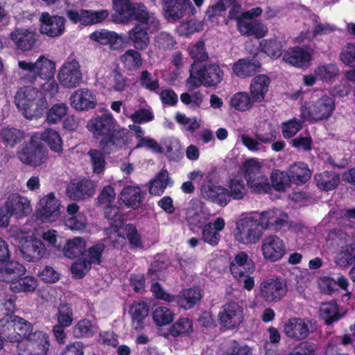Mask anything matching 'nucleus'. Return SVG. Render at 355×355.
I'll list each match as a JSON object with an SVG mask.
<instances>
[{
	"label": "nucleus",
	"mask_w": 355,
	"mask_h": 355,
	"mask_svg": "<svg viewBox=\"0 0 355 355\" xmlns=\"http://www.w3.org/2000/svg\"><path fill=\"white\" fill-rule=\"evenodd\" d=\"M312 55L305 47L295 46L288 50L284 55V60L291 65L307 69L311 66Z\"/></svg>",
	"instance_id": "cd10ccee"
},
{
	"label": "nucleus",
	"mask_w": 355,
	"mask_h": 355,
	"mask_svg": "<svg viewBox=\"0 0 355 355\" xmlns=\"http://www.w3.org/2000/svg\"><path fill=\"white\" fill-rule=\"evenodd\" d=\"M354 261H355V244H350L338 254L337 263L340 266L345 267L351 265Z\"/></svg>",
	"instance_id": "338daca9"
},
{
	"label": "nucleus",
	"mask_w": 355,
	"mask_h": 355,
	"mask_svg": "<svg viewBox=\"0 0 355 355\" xmlns=\"http://www.w3.org/2000/svg\"><path fill=\"white\" fill-rule=\"evenodd\" d=\"M37 76L41 80L53 78L55 73V63L44 57L40 56L35 62Z\"/></svg>",
	"instance_id": "de8ad7c7"
},
{
	"label": "nucleus",
	"mask_w": 355,
	"mask_h": 355,
	"mask_svg": "<svg viewBox=\"0 0 355 355\" xmlns=\"http://www.w3.org/2000/svg\"><path fill=\"white\" fill-rule=\"evenodd\" d=\"M46 157L45 148L35 135L32 136L18 153V158L21 162L34 167L44 164Z\"/></svg>",
	"instance_id": "6e6552de"
},
{
	"label": "nucleus",
	"mask_w": 355,
	"mask_h": 355,
	"mask_svg": "<svg viewBox=\"0 0 355 355\" xmlns=\"http://www.w3.org/2000/svg\"><path fill=\"white\" fill-rule=\"evenodd\" d=\"M189 56L193 60V63H201L206 62L209 59V55L207 52L205 43L200 40L193 44H190L188 47Z\"/></svg>",
	"instance_id": "5fc2aeb1"
},
{
	"label": "nucleus",
	"mask_w": 355,
	"mask_h": 355,
	"mask_svg": "<svg viewBox=\"0 0 355 355\" xmlns=\"http://www.w3.org/2000/svg\"><path fill=\"white\" fill-rule=\"evenodd\" d=\"M335 110L334 98L322 95L318 100L309 105H303L300 107V117L311 123L328 119Z\"/></svg>",
	"instance_id": "39448f33"
},
{
	"label": "nucleus",
	"mask_w": 355,
	"mask_h": 355,
	"mask_svg": "<svg viewBox=\"0 0 355 355\" xmlns=\"http://www.w3.org/2000/svg\"><path fill=\"white\" fill-rule=\"evenodd\" d=\"M230 269L234 277L241 280L245 273H252L255 266L252 259H249L248 254L241 251L235 255L230 263Z\"/></svg>",
	"instance_id": "a878e982"
},
{
	"label": "nucleus",
	"mask_w": 355,
	"mask_h": 355,
	"mask_svg": "<svg viewBox=\"0 0 355 355\" xmlns=\"http://www.w3.org/2000/svg\"><path fill=\"white\" fill-rule=\"evenodd\" d=\"M139 50L128 49L120 58L125 69L130 71H136L142 65V58Z\"/></svg>",
	"instance_id": "49530a36"
},
{
	"label": "nucleus",
	"mask_w": 355,
	"mask_h": 355,
	"mask_svg": "<svg viewBox=\"0 0 355 355\" xmlns=\"http://www.w3.org/2000/svg\"><path fill=\"white\" fill-rule=\"evenodd\" d=\"M263 230L258 218L247 216L237 222L234 237L239 243L254 244L262 237Z\"/></svg>",
	"instance_id": "0eeeda50"
},
{
	"label": "nucleus",
	"mask_w": 355,
	"mask_h": 355,
	"mask_svg": "<svg viewBox=\"0 0 355 355\" xmlns=\"http://www.w3.org/2000/svg\"><path fill=\"white\" fill-rule=\"evenodd\" d=\"M200 192L204 199L221 207H225L230 202L229 190L216 184L209 175L203 180Z\"/></svg>",
	"instance_id": "9b49d317"
},
{
	"label": "nucleus",
	"mask_w": 355,
	"mask_h": 355,
	"mask_svg": "<svg viewBox=\"0 0 355 355\" xmlns=\"http://www.w3.org/2000/svg\"><path fill=\"white\" fill-rule=\"evenodd\" d=\"M169 266L168 259L164 255L155 257L153 262L151 263L148 275L150 277H158L160 273L165 271Z\"/></svg>",
	"instance_id": "69168bd1"
},
{
	"label": "nucleus",
	"mask_w": 355,
	"mask_h": 355,
	"mask_svg": "<svg viewBox=\"0 0 355 355\" xmlns=\"http://www.w3.org/2000/svg\"><path fill=\"white\" fill-rule=\"evenodd\" d=\"M85 16V26H92L96 24L103 22L110 15L108 10L103 9L100 10H86Z\"/></svg>",
	"instance_id": "e2e57ef3"
},
{
	"label": "nucleus",
	"mask_w": 355,
	"mask_h": 355,
	"mask_svg": "<svg viewBox=\"0 0 355 355\" xmlns=\"http://www.w3.org/2000/svg\"><path fill=\"white\" fill-rule=\"evenodd\" d=\"M17 296L10 288L0 292V311L5 315L7 322H15L17 315L14 313L17 310L16 302Z\"/></svg>",
	"instance_id": "2f4dec72"
},
{
	"label": "nucleus",
	"mask_w": 355,
	"mask_h": 355,
	"mask_svg": "<svg viewBox=\"0 0 355 355\" xmlns=\"http://www.w3.org/2000/svg\"><path fill=\"white\" fill-rule=\"evenodd\" d=\"M139 85L150 92L157 93L159 89V81L154 78L147 69L143 70L139 78Z\"/></svg>",
	"instance_id": "052dcab7"
},
{
	"label": "nucleus",
	"mask_w": 355,
	"mask_h": 355,
	"mask_svg": "<svg viewBox=\"0 0 355 355\" xmlns=\"http://www.w3.org/2000/svg\"><path fill=\"white\" fill-rule=\"evenodd\" d=\"M244 178L247 185L255 193H266L270 190L268 178L262 172L261 164L253 160H248L243 164Z\"/></svg>",
	"instance_id": "423d86ee"
},
{
	"label": "nucleus",
	"mask_w": 355,
	"mask_h": 355,
	"mask_svg": "<svg viewBox=\"0 0 355 355\" xmlns=\"http://www.w3.org/2000/svg\"><path fill=\"white\" fill-rule=\"evenodd\" d=\"M270 187H272L277 191H285L291 183L289 173L278 169L272 171L270 175Z\"/></svg>",
	"instance_id": "603ef678"
},
{
	"label": "nucleus",
	"mask_w": 355,
	"mask_h": 355,
	"mask_svg": "<svg viewBox=\"0 0 355 355\" xmlns=\"http://www.w3.org/2000/svg\"><path fill=\"white\" fill-rule=\"evenodd\" d=\"M286 282L276 279H268L260 285L261 296L266 302H276L282 299L287 293Z\"/></svg>",
	"instance_id": "dca6fc26"
},
{
	"label": "nucleus",
	"mask_w": 355,
	"mask_h": 355,
	"mask_svg": "<svg viewBox=\"0 0 355 355\" xmlns=\"http://www.w3.org/2000/svg\"><path fill=\"white\" fill-rule=\"evenodd\" d=\"M320 316L324 320L327 325H331L342 317L339 313L338 305L335 300L322 303L320 308Z\"/></svg>",
	"instance_id": "c03bdc74"
},
{
	"label": "nucleus",
	"mask_w": 355,
	"mask_h": 355,
	"mask_svg": "<svg viewBox=\"0 0 355 355\" xmlns=\"http://www.w3.org/2000/svg\"><path fill=\"white\" fill-rule=\"evenodd\" d=\"M86 251V241L82 237L68 240L63 248L64 256L71 259L84 255Z\"/></svg>",
	"instance_id": "79ce46f5"
},
{
	"label": "nucleus",
	"mask_w": 355,
	"mask_h": 355,
	"mask_svg": "<svg viewBox=\"0 0 355 355\" xmlns=\"http://www.w3.org/2000/svg\"><path fill=\"white\" fill-rule=\"evenodd\" d=\"M165 17L171 22L191 17H196V10L189 0H164L163 4Z\"/></svg>",
	"instance_id": "9d476101"
},
{
	"label": "nucleus",
	"mask_w": 355,
	"mask_h": 355,
	"mask_svg": "<svg viewBox=\"0 0 355 355\" xmlns=\"http://www.w3.org/2000/svg\"><path fill=\"white\" fill-rule=\"evenodd\" d=\"M148 29L149 24H136L129 30L128 36L125 35V44H132L135 49L139 51L146 49L150 44Z\"/></svg>",
	"instance_id": "4be33fe9"
},
{
	"label": "nucleus",
	"mask_w": 355,
	"mask_h": 355,
	"mask_svg": "<svg viewBox=\"0 0 355 355\" xmlns=\"http://www.w3.org/2000/svg\"><path fill=\"white\" fill-rule=\"evenodd\" d=\"M260 68V62L253 57L252 59H239L234 64L232 69L236 76L243 78L254 76Z\"/></svg>",
	"instance_id": "f704fd0d"
},
{
	"label": "nucleus",
	"mask_w": 355,
	"mask_h": 355,
	"mask_svg": "<svg viewBox=\"0 0 355 355\" xmlns=\"http://www.w3.org/2000/svg\"><path fill=\"white\" fill-rule=\"evenodd\" d=\"M224 71L216 64L192 63L187 84L193 88L201 85L217 87L223 80Z\"/></svg>",
	"instance_id": "7ed1b4c3"
},
{
	"label": "nucleus",
	"mask_w": 355,
	"mask_h": 355,
	"mask_svg": "<svg viewBox=\"0 0 355 355\" xmlns=\"http://www.w3.org/2000/svg\"><path fill=\"white\" fill-rule=\"evenodd\" d=\"M237 29L242 35L245 37L254 36L257 39L263 38L268 32L267 26L259 20H240Z\"/></svg>",
	"instance_id": "473e14b6"
},
{
	"label": "nucleus",
	"mask_w": 355,
	"mask_h": 355,
	"mask_svg": "<svg viewBox=\"0 0 355 355\" xmlns=\"http://www.w3.org/2000/svg\"><path fill=\"white\" fill-rule=\"evenodd\" d=\"M19 67L21 70V79L26 84L37 85L39 78L35 62L20 60L18 63Z\"/></svg>",
	"instance_id": "8fccbe9b"
},
{
	"label": "nucleus",
	"mask_w": 355,
	"mask_h": 355,
	"mask_svg": "<svg viewBox=\"0 0 355 355\" xmlns=\"http://www.w3.org/2000/svg\"><path fill=\"white\" fill-rule=\"evenodd\" d=\"M172 184L167 170H161L156 176L148 182L149 193L152 196H160L166 187Z\"/></svg>",
	"instance_id": "a19ab883"
},
{
	"label": "nucleus",
	"mask_w": 355,
	"mask_h": 355,
	"mask_svg": "<svg viewBox=\"0 0 355 355\" xmlns=\"http://www.w3.org/2000/svg\"><path fill=\"white\" fill-rule=\"evenodd\" d=\"M10 288L16 293H33L37 287V279L33 276H20L10 284Z\"/></svg>",
	"instance_id": "a18cd8bd"
},
{
	"label": "nucleus",
	"mask_w": 355,
	"mask_h": 355,
	"mask_svg": "<svg viewBox=\"0 0 355 355\" xmlns=\"http://www.w3.org/2000/svg\"><path fill=\"white\" fill-rule=\"evenodd\" d=\"M58 78L65 87L75 88L79 86L83 80L79 62L75 59L64 62L58 71Z\"/></svg>",
	"instance_id": "f8f14e48"
},
{
	"label": "nucleus",
	"mask_w": 355,
	"mask_h": 355,
	"mask_svg": "<svg viewBox=\"0 0 355 355\" xmlns=\"http://www.w3.org/2000/svg\"><path fill=\"white\" fill-rule=\"evenodd\" d=\"M14 102L17 108L28 119L42 116L48 105L44 93L31 86L19 87L15 94Z\"/></svg>",
	"instance_id": "f03ea898"
},
{
	"label": "nucleus",
	"mask_w": 355,
	"mask_h": 355,
	"mask_svg": "<svg viewBox=\"0 0 355 355\" xmlns=\"http://www.w3.org/2000/svg\"><path fill=\"white\" fill-rule=\"evenodd\" d=\"M58 324L70 327L73 321V311L72 306L68 303H60L55 314Z\"/></svg>",
	"instance_id": "13d9d810"
},
{
	"label": "nucleus",
	"mask_w": 355,
	"mask_h": 355,
	"mask_svg": "<svg viewBox=\"0 0 355 355\" xmlns=\"http://www.w3.org/2000/svg\"><path fill=\"white\" fill-rule=\"evenodd\" d=\"M270 80L265 74H259L252 79L250 85L251 97L256 103L262 102L268 92Z\"/></svg>",
	"instance_id": "72a5a7b5"
},
{
	"label": "nucleus",
	"mask_w": 355,
	"mask_h": 355,
	"mask_svg": "<svg viewBox=\"0 0 355 355\" xmlns=\"http://www.w3.org/2000/svg\"><path fill=\"white\" fill-rule=\"evenodd\" d=\"M263 257L271 261H276L282 258L286 252V246L282 239L275 235L264 238L261 245Z\"/></svg>",
	"instance_id": "6ab92c4d"
},
{
	"label": "nucleus",
	"mask_w": 355,
	"mask_h": 355,
	"mask_svg": "<svg viewBox=\"0 0 355 355\" xmlns=\"http://www.w3.org/2000/svg\"><path fill=\"white\" fill-rule=\"evenodd\" d=\"M71 106L76 110L85 111L96 107L97 100L94 92L88 89L76 90L70 98Z\"/></svg>",
	"instance_id": "393cba45"
},
{
	"label": "nucleus",
	"mask_w": 355,
	"mask_h": 355,
	"mask_svg": "<svg viewBox=\"0 0 355 355\" xmlns=\"http://www.w3.org/2000/svg\"><path fill=\"white\" fill-rule=\"evenodd\" d=\"M202 298V291L199 286H193L182 289L178 295H175V300L180 308L184 310H190L200 304Z\"/></svg>",
	"instance_id": "b1692460"
},
{
	"label": "nucleus",
	"mask_w": 355,
	"mask_h": 355,
	"mask_svg": "<svg viewBox=\"0 0 355 355\" xmlns=\"http://www.w3.org/2000/svg\"><path fill=\"white\" fill-rule=\"evenodd\" d=\"M117 15L113 18L116 23L126 24L135 20L137 24H148L151 17L143 3H132L130 0H112Z\"/></svg>",
	"instance_id": "20e7f679"
},
{
	"label": "nucleus",
	"mask_w": 355,
	"mask_h": 355,
	"mask_svg": "<svg viewBox=\"0 0 355 355\" xmlns=\"http://www.w3.org/2000/svg\"><path fill=\"white\" fill-rule=\"evenodd\" d=\"M193 331V321L189 318H180L170 327L168 332L173 337L189 334Z\"/></svg>",
	"instance_id": "6e6d98bb"
},
{
	"label": "nucleus",
	"mask_w": 355,
	"mask_h": 355,
	"mask_svg": "<svg viewBox=\"0 0 355 355\" xmlns=\"http://www.w3.org/2000/svg\"><path fill=\"white\" fill-rule=\"evenodd\" d=\"M10 37L17 49L23 51L33 49L37 40L35 33L22 28L14 30Z\"/></svg>",
	"instance_id": "7c9ffc66"
},
{
	"label": "nucleus",
	"mask_w": 355,
	"mask_h": 355,
	"mask_svg": "<svg viewBox=\"0 0 355 355\" xmlns=\"http://www.w3.org/2000/svg\"><path fill=\"white\" fill-rule=\"evenodd\" d=\"M145 198V193L139 187L127 185L120 192L118 200L121 205L132 209L140 207Z\"/></svg>",
	"instance_id": "412c9836"
},
{
	"label": "nucleus",
	"mask_w": 355,
	"mask_h": 355,
	"mask_svg": "<svg viewBox=\"0 0 355 355\" xmlns=\"http://www.w3.org/2000/svg\"><path fill=\"white\" fill-rule=\"evenodd\" d=\"M132 319V324L135 329H144V321L149 313V307L144 302H139L132 304L129 310Z\"/></svg>",
	"instance_id": "58836bf2"
},
{
	"label": "nucleus",
	"mask_w": 355,
	"mask_h": 355,
	"mask_svg": "<svg viewBox=\"0 0 355 355\" xmlns=\"http://www.w3.org/2000/svg\"><path fill=\"white\" fill-rule=\"evenodd\" d=\"M174 313L166 306H157L152 313L154 322L159 327L171 323L174 320Z\"/></svg>",
	"instance_id": "4d7b16f0"
},
{
	"label": "nucleus",
	"mask_w": 355,
	"mask_h": 355,
	"mask_svg": "<svg viewBox=\"0 0 355 355\" xmlns=\"http://www.w3.org/2000/svg\"><path fill=\"white\" fill-rule=\"evenodd\" d=\"M40 139L46 144L51 150L58 153H62V139L56 130L47 128L42 133Z\"/></svg>",
	"instance_id": "09e8293b"
},
{
	"label": "nucleus",
	"mask_w": 355,
	"mask_h": 355,
	"mask_svg": "<svg viewBox=\"0 0 355 355\" xmlns=\"http://www.w3.org/2000/svg\"><path fill=\"white\" fill-rule=\"evenodd\" d=\"M44 244L39 239L26 240L20 246V252L24 259L29 262L40 261L46 254Z\"/></svg>",
	"instance_id": "c756f323"
},
{
	"label": "nucleus",
	"mask_w": 355,
	"mask_h": 355,
	"mask_svg": "<svg viewBox=\"0 0 355 355\" xmlns=\"http://www.w3.org/2000/svg\"><path fill=\"white\" fill-rule=\"evenodd\" d=\"M312 320L293 317L289 318L284 325V332L290 339L295 341L304 340L311 333L310 327Z\"/></svg>",
	"instance_id": "ddd939ff"
},
{
	"label": "nucleus",
	"mask_w": 355,
	"mask_h": 355,
	"mask_svg": "<svg viewBox=\"0 0 355 355\" xmlns=\"http://www.w3.org/2000/svg\"><path fill=\"white\" fill-rule=\"evenodd\" d=\"M288 214L278 209L262 211L259 214L258 220L263 230L276 232L282 230L288 225Z\"/></svg>",
	"instance_id": "2eb2a0df"
},
{
	"label": "nucleus",
	"mask_w": 355,
	"mask_h": 355,
	"mask_svg": "<svg viewBox=\"0 0 355 355\" xmlns=\"http://www.w3.org/2000/svg\"><path fill=\"white\" fill-rule=\"evenodd\" d=\"M4 205L17 218L28 215L32 210L28 198L17 193L9 195Z\"/></svg>",
	"instance_id": "bb28decb"
},
{
	"label": "nucleus",
	"mask_w": 355,
	"mask_h": 355,
	"mask_svg": "<svg viewBox=\"0 0 355 355\" xmlns=\"http://www.w3.org/2000/svg\"><path fill=\"white\" fill-rule=\"evenodd\" d=\"M68 107L65 103H55L45 112L46 114V121L49 124H55L60 122L67 114Z\"/></svg>",
	"instance_id": "bf43d9fd"
},
{
	"label": "nucleus",
	"mask_w": 355,
	"mask_h": 355,
	"mask_svg": "<svg viewBox=\"0 0 355 355\" xmlns=\"http://www.w3.org/2000/svg\"><path fill=\"white\" fill-rule=\"evenodd\" d=\"M243 308L235 302H229L223 305L218 313L220 327L226 330H232L243 322Z\"/></svg>",
	"instance_id": "1a4fd4ad"
},
{
	"label": "nucleus",
	"mask_w": 355,
	"mask_h": 355,
	"mask_svg": "<svg viewBox=\"0 0 355 355\" xmlns=\"http://www.w3.org/2000/svg\"><path fill=\"white\" fill-rule=\"evenodd\" d=\"M1 137L6 146L13 148L22 141L24 132L17 128H5L1 132Z\"/></svg>",
	"instance_id": "864d4df0"
},
{
	"label": "nucleus",
	"mask_w": 355,
	"mask_h": 355,
	"mask_svg": "<svg viewBox=\"0 0 355 355\" xmlns=\"http://www.w3.org/2000/svg\"><path fill=\"white\" fill-rule=\"evenodd\" d=\"M37 218L44 222L55 220L60 214L59 200L53 193H49L40 200Z\"/></svg>",
	"instance_id": "aec40b11"
},
{
	"label": "nucleus",
	"mask_w": 355,
	"mask_h": 355,
	"mask_svg": "<svg viewBox=\"0 0 355 355\" xmlns=\"http://www.w3.org/2000/svg\"><path fill=\"white\" fill-rule=\"evenodd\" d=\"M314 180L317 187L323 191H331L338 184L340 176L334 171H324L315 174Z\"/></svg>",
	"instance_id": "37998d69"
},
{
	"label": "nucleus",
	"mask_w": 355,
	"mask_h": 355,
	"mask_svg": "<svg viewBox=\"0 0 355 355\" xmlns=\"http://www.w3.org/2000/svg\"><path fill=\"white\" fill-rule=\"evenodd\" d=\"M92 41L103 46H109L110 50H119L125 44V35L107 29H100L89 35Z\"/></svg>",
	"instance_id": "a211bd4d"
},
{
	"label": "nucleus",
	"mask_w": 355,
	"mask_h": 355,
	"mask_svg": "<svg viewBox=\"0 0 355 355\" xmlns=\"http://www.w3.org/2000/svg\"><path fill=\"white\" fill-rule=\"evenodd\" d=\"M285 42L275 37L270 39L262 40L259 42L258 49L259 51L272 58L280 57L284 52Z\"/></svg>",
	"instance_id": "4c0bfd02"
},
{
	"label": "nucleus",
	"mask_w": 355,
	"mask_h": 355,
	"mask_svg": "<svg viewBox=\"0 0 355 355\" xmlns=\"http://www.w3.org/2000/svg\"><path fill=\"white\" fill-rule=\"evenodd\" d=\"M73 334L76 338H89L94 335L93 325L88 319L79 320L73 327Z\"/></svg>",
	"instance_id": "0e129e2a"
},
{
	"label": "nucleus",
	"mask_w": 355,
	"mask_h": 355,
	"mask_svg": "<svg viewBox=\"0 0 355 355\" xmlns=\"http://www.w3.org/2000/svg\"><path fill=\"white\" fill-rule=\"evenodd\" d=\"M226 355H251V349L246 345H241L237 340H230L227 344Z\"/></svg>",
	"instance_id": "774afa93"
},
{
	"label": "nucleus",
	"mask_w": 355,
	"mask_h": 355,
	"mask_svg": "<svg viewBox=\"0 0 355 355\" xmlns=\"http://www.w3.org/2000/svg\"><path fill=\"white\" fill-rule=\"evenodd\" d=\"M28 341L31 343L33 355H48L50 340L47 334L42 331H35Z\"/></svg>",
	"instance_id": "e433bc0d"
},
{
	"label": "nucleus",
	"mask_w": 355,
	"mask_h": 355,
	"mask_svg": "<svg viewBox=\"0 0 355 355\" xmlns=\"http://www.w3.org/2000/svg\"><path fill=\"white\" fill-rule=\"evenodd\" d=\"M104 214L105 217L110 221L112 230L116 233L119 240H112V246L114 248H122L125 243V239L121 232V225L122 223L121 216L119 214V207L116 205H106Z\"/></svg>",
	"instance_id": "5701e85b"
},
{
	"label": "nucleus",
	"mask_w": 355,
	"mask_h": 355,
	"mask_svg": "<svg viewBox=\"0 0 355 355\" xmlns=\"http://www.w3.org/2000/svg\"><path fill=\"white\" fill-rule=\"evenodd\" d=\"M225 224L222 217H218L214 222L206 223L202 229L201 239L211 246H216L220 240V232L224 230Z\"/></svg>",
	"instance_id": "c85d7f7f"
},
{
	"label": "nucleus",
	"mask_w": 355,
	"mask_h": 355,
	"mask_svg": "<svg viewBox=\"0 0 355 355\" xmlns=\"http://www.w3.org/2000/svg\"><path fill=\"white\" fill-rule=\"evenodd\" d=\"M87 128L96 137L102 136L100 147L105 154L119 150L127 145L128 130L119 128L110 113L90 119Z\"/></svg>",
	"instance_id": "f257e3e1"
},
{
	"label": "nucleus",
	"mask_w": 355,
	"mask_h": 355,
	"mask_svg": "<svg viewBox=\"0 0 355 355\" xmlns=\"http://www.w3.org/2000/svg\"><path fill=\"white\" fill-rule=\"evenodd\" d=\"M95 187L94 183L89 179H73L67 185L66 193L71 200H83L94 194Z\"/></svg>",
	"instance_id": "f3484780"
},
{
	"label": "nucleus",
	"mask_w": 355,
	"mask_h": 355,
	"mask_svg": "<svg viewBox=\"0 0 355 355\" xmlns=\"http://www.w3.org/2000/svg\"><path fill=\"white\" fill-rule=\"evenodd\" d=\"M26 270L25 267L17 261H6L4 266L0 267V282H15L20 276L25 275Z\"/></svg>",
	"instance_id": "c9c22d12"
},
{
	"label": "nucleus",
	"mask_w": 355,
	"mask_h": 355,
	"mask_svg": "<svg viewBox=\"0 0 355 355\" xmlns=\"http://www.w3.org/2000/svg\"><path fill=\"white\" fill-rule=\"evenodd\" d=\"M255 101L247 92H239L230 98V105L241 112L249 110Z\"/></svg>",
	"instance_id": "3c124183"
},
{
	"label": "nucleus",
	"mask_w": 355,
	"mask_h": 355,
	"mask_svg": "<svg viewBox=\"0 0 355 355\" xmlns=\"http://www.w3.org/2000/svg\"><path fill=\"white\" fill-rule=\"evenodd\" d=\"M291 182L296 185L305 184L311 176V173L307 164L304 162L294 163L288 168Z\"/></svg>",
	"instance_id": "ea45409f"
},
{
	"label": "nucleus",
	"mask_w": 355,
	"mask_h": 355,
	"mask_svg": "<svg viewBox=\"0 0 355 355\" xmlns=\"http://www.w3.org/2000/svg\"><path fill=\"white\" fill-rule=\"evenodd\" d=\"M306 120L293 118L284 122L282 125V134L284 138L290 139L293 137L302 128V124Z\"/></svg>",
	"instance_id": "680f3d73"
},
{
	"label": "nucleus",
	"mask_w": 355,
	"mask_h": 355,
	"mask_svg": "<svg viewBox=\"0 0 355 355\" xmlns=\"http://www.w3.org/2000/svg\"><path fill=\"white\" fill-rule=\"evenodd\" d=\"M40 31L42 35L50 37L62 35L65 31L66 19L60 15H51L49 12H42L40 18Z\"/></svg>",
	"instance_id": "4468645a"
}]
</instances>
